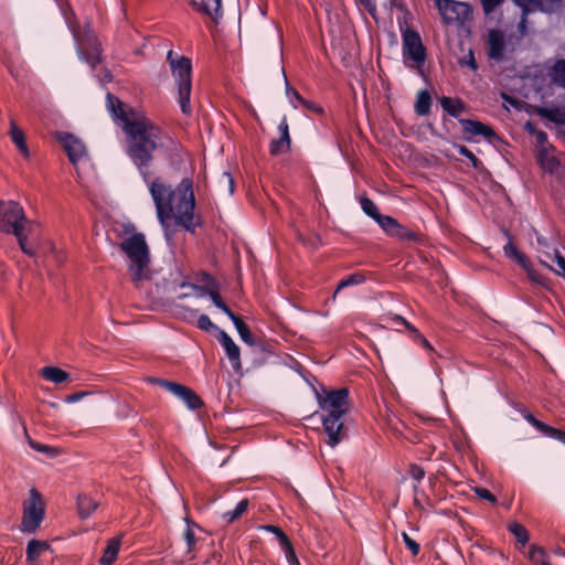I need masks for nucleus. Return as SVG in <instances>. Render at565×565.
<instances>
[{"label":"nucleus","mask_w":565,"mask_h":565,"mask_svg":"<svg viewBox=\"0 0 565 565\" xmlns=\"http://www.w3.org/2000/svg\"><path fill=\"white\" fill-rule=\"evenodd\" d=\"M441 108L451 117L458 118L466 111L467 106L460 98L441 97L439 99Z\"/></svg>","instance_id":"f3484780"},{"label":"nucleus","mask_w":565,"mask_h":565,"mask_svg":"<svg viewBox=\"0 0 565 565\" xmlns=\"http://www.w3.org/2000/svg\"><path fill=\"white\" fill-rule=\"evenodd\" d=\"M456 148L461 156L466 157L471 162V166L475 169L479 170L482 168V161L466 146L458 145Z\"/></svg>","instance_id":"4c0bfd02"},{"label":"nucleus","mask_w":565,"mask_h":565,"mask_svg":"<svg viewBox=\"0 0 565 565\" xmlns=\"http://www.w3.org/2000/svg\"><path fill=\"white\" fill-rule=\"evenodd\" d=\"M365 280H366V277H365L363 271H355L353 274H350V275L345 276L344 278H342L339 281V284H338V286H337V288H335V290H334V292H333V295L331 297V300L334 302L335 299H337L338 294L342 289H344L347 287H352V286L361 285Z\"/></svg>","instance_id":"aec40b11"},{"label":"nucleus","mask_w":565,"mask_h":565,"mask_svg":"<svg viewBox=\"0 0 565 565\" xmlns=\"http://www.w3.org/2000/svg\"><path fill=\"white\" fill-rule=\"evenodd\" d=\"M50 548V545L44 541H38V540H31L29 541L26 545V561L28 562H35L40 555Z\"/></svg>","instance_id":"bb28decb"},{"label":"nucleus","mask_w":565,"mask_h":565,"mask_svg":"<svg viewBox=\"0 0 565 565\" xmlns=\"http://www.w3.org/2000/svg\"><path fill=\"white\" fill-rule=\"evenodd\" d=\"M98 502L88 494L77 497V509L81 519L89 518L97 509Z\"/></svg>","instance_id":"5701e85b"},{"label":"nucleus","mask_w":565,"mask_h":565,"mask_svg":"<svg viewBox=\"0 0 565 565\" xmlns=\"http://www.w3.org/2000/svg\"><path fill=\"white\" fill-rule=\"evenodd\" d=\"M543 434L565 445V430L547 425Z\"/></svg>","instance_id":"de8ad7c7"},{"label":"nucleus","mask_w":565,"mask_h":565,"mask_svg":"<svg viewBox=\"0 0 565 565\" xmlns=\"http://www.w3.org/2000/svg\"><path fill=\"white\" fill-rule=\"evenodd\" d=\"M0 231L13 234L25 255L30 257L36 256L40 237L39 226L26 220L20 203L15 201H0Z\"/></svg>","instance_id":"f03ea898"},{"label":"nucleus","mask_w":565,"mask_h":565,"mask_svg":"<svg viewBox=\"0 0 565 565\" xmlns=\"http://www.w3.org/2000/svg\"><path fill=\"white\" fill-rule=\"evenodd\" d=\"M44 502L40 492L32 488L30 495L23 502V516L21 530L26 533H34L44 519Z\"/></svg>","instance_id":"0eeeda50"},{"label":"nucleus","mask_w":565,"mask_h":565,"mask_svg":"<svg viewBox=\"0 0 565 565\" xmlns=\"http://www.w3.org/2000/svg\"><path fill=\"white\" fill-rule=\"evenodd\" d=\"M285 82H286V95L289 98H291V97L295 98L299 104L305 103V98L295 88H292L289 85L286 76H285Z\"/></svg>","instance_id":"6e6d98bb"},{"label":"nucleus","mask_w":565,"mask_h":565,"mask_svg":"<svg viewBox=\"0 0 565 565\" xmlns=\"http://www.w3.org/2000/svg\"><path fill=\"white\" fill-rule=\"evenodd\" d=\"M436 6L447 24L465 22L471 14V8L466 2L455 0H436Z\"/></svg>","instance_id":"9d476101"},{"label":"nucleus","mask_w":565,"mask_h":565,"mask_svg":"<svg viewBox=\"0 0 565 565\" xmlns=\"http://www.w3.org/2000/svg\"><path fill=\"white\" fill-rule=\"evenodd\" d=\"M260 529L266 531V532H268V533L274 534L277 537V540L279 542V545L289 539L286 535V533L279 526H277V525L265 524V525H262Z\"/></svg>","instance_id":"79ce46f5"},{"label":"nucleus","mask_w":565,"mask_h":565,"mask_svg":"<svg viewBox=\"0 0 565 565\" xmlns=\"http://www.w3.org/2000/svg\"><path fill=\"white\" fill-rule=\"evenodd\" d=\"M196 327L205 332H209L211 330H216L218 332V328L211 321L210 317L207 315H201L198 318Z\"/></svg>","instance_id":"a18cd8bd"},{"label":"nucleus","mask_w":565,"mask_h":565,"mask_svg":"<svg viewBox=\"0 0 565 565\" xmlns=\"http://www.w3.org/2000/svg\"><path fill=\"white\" fill-rule=\"evenodd\" d=\"M199 11L209 15L213 21L217 22L222 18V0H202Z\"/></svg>","instance_id":"4be33fe9"},{"label":"nucleus","mask_w":565,"mask_h":565,"mask_svg":"<svg viewBox=\"0 0 565 565\" xmlns=\"http://www.w3.org/2000/svg\"><path fill=\"white\" fill-rule=\"evenodd\" d=\"M249 505V501L248 499H243L241 500L234 510L232 511H226L225 513H223V520L226 522V523H232L234 522L235 520H237L239 516H242V514L244 512H246L247 508Z\"/></svg>","instance_id":"7c9ffc66"},{"label":"nucleus","mask_w":565,"mask_h":565,"mask_svg":"<svg viewBox=\"0 0 565 565\" xmlns=\"http://www.w3.org/2000/svg\"><path fill=\"white\" fill-rule=\"evenodd\" d=\"M42 376L52 383L62 384L70 380V374L56 366H45L42 369Z\"/></svg>","instance_id":"a878e982"},{"label":"nucleus","mask_w":565,"mask_h":565,"mask_svg":"<svg viewBox=\"0 0 565 565\" xmlns=\"http://www.w3.org/2000/svg\"><path fill=\"white\" fill-rule=\"evenodd\" d=\"M192 288L198 291L199 297L209 295L215 306H217L221 301H224L220 295L217 285L214 287H198L196 285H192Z\"/></svg>","instance_id":"72a5a7b5"},{"label":"nucleus","mask_w":565,"mask_h":565,"mask_svg":"<svg viewBox=\"0 0 565 565\" xmlns=\"http://www.w3.org/2000/svg\"><path fill=\"white\" fill-rule=\"evenodd\" d=\"M431 95L427 89H420L416 95L414 110L418 116H427L431 108Z\"/></svg>","instance_id":"412c9836"},{"label":"nucleus","mask_w":565,"mask_h":565,"mask_svg":"<svg viewBox=\"0 0 565 565\" xmlns=\"http://www.w3.org/2000/svg\"><path fill=\"white\" fill-rule=\"evenodd\" d=\"M361 207L363 212L374 221H376L381 215L376 204L369 198H363L361 200Z\"/></svg>","instance_id":"e433bc0d"},{"label":"nucleus","mask_w":565,"mask_h":565,"mask_svg":"<svg viewBox=\"0 0 565 565\" xmlns=\"http://www.w3.org/2000/svg\"><path fill=\"white\" fill-rule=\"evenodd\" d=\"M119 248L129 259L128 270L135 284L147 278V269L150 263L149 247L142 233H135L122 239Z\"/></svg>","instance_id":"20e7f679"},{"label":"nucleus","mask_w":565,"mask_h":565,"mask_svg":"<svg viewBox=\"0 0 565 565\" xmlns=\"http://www.w3.org/2000/svg\"><path fill=\"white\" fill-rule=\"evenodd\" d=\"M524 419L530 423L532 426H534L537 430H540L541 433H544L546 427H547V424L536 419L534 417V415H532L531 413H526L524 415Z\"/></svg>","instance_id":"3c124183"},{"label":"nucleus","mask_w":565,"mask_h":565,"mask_svg":"<svg viewBox=\"0 0 565 565\" xmlns=\"http://www.w3.org/2000/svg\"><path fill=\"white\" fill-rule=\"evenodd\" d=\"M280 547L284 551L286 559L289 565H300L298 557L295 553L294 546L289 539L287 541H285L284 543H281Z\"/></svg>","instance_id":"ea45409f"},{"label":"nucleus","mask_w":565,"mask_h":565,"mask_svg":"<svg viewBox=\"0 0 565 565\" xmlns=\"http://www.w3.org/2000/svg\"><path fill=\"white\" fill-rule=\"evenodd\" d=\"M550 76L558 86L565 88V58L557 60L551 67Z\"/></svg>","instance_id":"c85d7f7f"},{"label":"nucleus","mask_w":565,"mask_h":565,"mask_svg":"<svg viewBox=\"0 0 565 565\" xmlns=\"http://www.w3.org/2000/svg\"><path fill=\"white\" fill-rule=\"evenodd\" d=\"M503 252H504V255L515 262L518 265H520L521 267H526L527 266V260L529 258L526 257L525 254H523L522 252H520L516 246L512 243V241H509L504 246H503Z\"/></svg>","instance_id":"cd10ccee"},{"label":"nucleus","mask_w":565,"mask_h":565,"mask_svg":"<svg viewBox=\"0 0 565 565\" xmlns=\"http://www.w3.org/2000/svg\"><path fill=\"white\" fill-rule=\"evenodd\" d=\"M489 57L495 61L503 58L505 47L504 34L500 30L492 29L488 34Z\"/></svg>","instance_id":"2eb2a0df"},{"label":"nucleus","mask_w":565,"mask_h":565,"mask_svg":"<svg viewBox=\"0 0 565 565\" xmlns=\"http://www.w3.org/2000/svg\"><path fill=\"white\" fill-rule=\"evenodd\" d=\"M349 390L345 387L326 392L319 397V406L322 411L321 420L328 435V445L335 447L345 437L343 416L349 411Z\"/></svg>","instance_id":"7ed1b4c3"},{"label":"nucleus","mask_w":565,"mask_h":565,"mask_svg":"<svg viewBox=\"0 0 565 565\" xmlns=\"http://www.w3.org/2000/svg\"><path fill=\"white\" fill-rule=\"evenodd\" d=\"M278 131L280 134V137L278 139L271 140L269 143V153L271 156H279L290 150L291 139L289 135V125L286 116H282L279 122Z\"/></svg>","instance_id":"f8f14e48"},{"label":"nucleus","mask_w":565,"mask_h":565,"mask_svg":"<svg viewBox=\"0 0 565 565\" xmlns=\"http://www.w3.org/2000/svg\"><path fill=\"white\" fill-rule=\"evenodd\" d=\"M77 55L81 61L86 62L92 68H95L102 62V45L93 33H86L82 39H77Z\"/></svg>","instance_id":"1a4fd4ad"},{"label":"nucleus","mask_w":565,"mask_h":565,"mask_svg":"<svg viewBox=\"0 0 565 565\" xmlns=\"http://www.w3.org/2000/svg\"><path fill=\"white\" fill-rule=\"evenodd\" d=\"M539 115L553 124L565 125V106L543 107L537 110Z\"/></svg>","instance_id":"b1692460"},{"label":"nucleus","mask_w":565,"mask_h":565,"mask_svg":"<svg viewBox=\"0 0 565 565\" xmlns=\"http://www.w3.org/2000/svg\"><path fill=\"white\" fill-rule=\"evenodd\" d=\"M183 539L186 542L188 550L192 551V548L195 546L196 539H195V533L189 523L183 533Z\"/></svg>","instance_id":"09e8293b"},{"label":"nucleus","mask_w":565,"mask_h":565,"mask_svg":"<svg viewBox=\"0 0 565 565\" xmlns=\"http://www.w3.org/2000/svg\"><path fill=\"white\" fill-rule=\"evenodd\" d=\"M486 14L492 13L504 0H480Z\"/></svg>","instance_id":"603ef678"},{"label":"nucleus","mask_w":565,"mask_h":565,"mask_svg":"<svg viewBox=\"0 0 565 565\" xmlns=\"http://www.w3.org/2000/svg\"><path fill=\"white\" fill-rule=\"evenodd\" d=\"M107 109L125 134V153L137 169L142 181L148 185L153 200L159 222L164 225L170 218L175 225L194 233L201 225L195 215V195L193 181L183 178L173 189L162 178L153 175L154 154L164 148L162 129L150 118L126 105L115 95L106 96Z\"/></svg>","instance_id":"f257e3e1"},{"label":"nucleus","mask_w":565,"mask_h":565,"mask_svg":"<svg viewBox=\"0 0 565 565\" xmlns=\"http://www.w3.org/2000/svg\"><path fill=\"white\" fill-rule=\"evenodd\" d=\"M458 63L460 66H468L469 68H471L473 72H476L478 70V63L476 61V57H475V54H473V51L472 50H469L468 53L466 55H463L462 57H460L458 60Z\"/></svg>","instance_id":"c03bdc74"},{"label":"nucleus","mask_w":565,"mask_h":565,"mask_svg":"<svg viewBox=\"0 0 565 565\" xmlns=\"http://www.w3.org/2000/svg\"><path fill=\"white\" fill-rule=\"evenodd\" d=\"M120 540L114 537L108 541L107 546L104 548L103 556L99 559L100 565H111L119 553Z\"/></svg>","instance_id":"393cba45"},{"label":"nucleus","mask_w":565,"mask_h":565,"mask_svg":"<svg viewBox=\"0 0 565 565\" xmlns=\"http://www.w3.org/2000/svg\"><path fill=\"white\" fill-rule=\"evenodd\" d=\"M390 6H391V8H395L399 12L404 13L403 17H405L407 19L406 15L409 14V11H408L404 0H390Z\"/></svg>","instance_id":"13d9d810"},{"label":"nucleus","mask_w":565,"mask_h":565,"mask_svg":"<svg viewBox=\"0 0 565 565\" xmlns=\"http://www.w3.org/2000/svg\"><path fill=\"white\" fill-rule=\"evenodd\" d=\"M475 493H476L479 498H481V499H483V500H487V501H489V502H491V503H497V498H495V495H494L493 493H491V492H490L488 489H486V488L477 487V488L475 489Z\"/></svg>","instance_id":"8fccbe9b"},{"label":"nucleus","mask_w":565,"mask_h":565,"mask_svg":"<svg viewBox=\"0 0 565 565\" xmlns=\"http://www.w3.org/2000/svg\"><path fill=\"white\" fill-rule=\"evenodd\" d=\"M508 530L515 536L518 543H520L522 546H525L529 543V531L522 524L513 522L509 524Z\"/></svg>","instance_id":"c756f323"},{"label":"nucleus","mask_w":565,"mask_h":565,"mask_svg":"<svg viewBox=\"0 0 565 565\" xmlns=\"http://www.w3.org/2000/svg\"><path fill=\"white\" fill-rule=\"evenodd\" d=\"M512 1L514 2L515 6H518L522 10V21L520 22V29H524L525 28V17L532 12L531 2H533V0H512Z\"/></svg>","instance_id":"37998d69"},{"label":"nucleus","mask_w":565,"mask_h":565,"mask_svg":"<svg viewBox=\"0 0 565 565\" xmlns=\"http://www.w3.org/2000/svg\"><path fill=\"white\" fill-rule=\"evenodd\" d=\"M531 9L532 12L535 10L542 12H551V7L546 6L544 0H533V2H531Z\"/></svg>","instance_id":"052dcab7"},{"label":"nucleus","mask_w":565,"mask_h":565,"mask_svg":"<svg viewBox=\"0 0 565 565\" xmlns=\"http://www.w3.org/2000/svg\"><path fill=\"white\" fill-rule=\"evenodd\" d=\"M381 228L388 235L392 236L398 221L388 215H380V217L375 221Z\"/></svg>","instance_id":"c9c22d12"},{"label":"nucleus","mask_w":565,"mask_h":565,"mask_svg":"<svg viewBox=\"0 0 565 565\" xmlns=\"http://www.w3.org/2000/svg\"><path fill=\"white\" fill-rule=\"evenodd\" d=\"M411 338L422 344L424 348H426L427 350L429 351H433V347L430 345V343L427 341V339L419 332L417 331L416 333H414L413 335H411Z\"/></svg>","instance_id":"bf43d9fd"},{"label":"nucleus","mask_w":565,"mask_h":565,"mask_svg":"<svg viewBox=\"0 0 565 565\" xmlns=\"http://www.w3.org/2000/svg\"><path fill=\"white\" fill-rule=\"evenodd\" d=\"M29 445H30V447L32 449H34L36 451H40V452H43V454H45L50 458H54V457H56L60 454L58 449H56L54 447H51L49 445H44V444L38 443L35 440H32V439L29 440Z\"/></svg>","instance_id":"58836bf2"},{"label":"nucleus","mask_w":565,"mask_h":565,"mask_svg":"<svg viewBox=\"0 0 565 565\" xmlns=\"http://www.w3.org/2000/svg\"><path fill=\"white\" fill-rule=\"evenodd\" d=\"M72 163H76L85 154L84 145L72 134L63 132L58 138Z\"/></svg>","instance_id":"ddd939ff"},{"label":"nucleus","mask_w":565,"mask_h":565,"mask_svg":"<svg viewBox=\"0 0 565 565\" xmlns=\"http://www.w3.org/2000/svg\"><path fill=\"white\" fill-rule=\"evenodd\" d=\"M167 61L170 64L172 75L178 86V103L181 111L185 116L192 114L190 102L192 90V62L186 56L174 55L173 51H169Z\"/></svg>","instance_id":"39448f33"},{"label":"nucleus","mask_w":565,"mask_h":565,"mask_svg":"<svg viewBox=\"0 0 565 565\" xmlns=\"http://www.w3.org/2000/svg\"><path fill=\"white\" fill-rule=\"evenodd\" d=\"M218 342L224 348L226 355L231 362L232 367L235 371H238L242 367L241 363V351L238 345L233 341V339L224 331L218 330Z\"/></svg>","instance_id":"4468645a"},{"label":"nucleus","mask_w":565,"mask_h":565,"mask_svg":"<svg viewBox=\"0 0 565 565\" xmlns=\"http://www.w3.org/2000/svg\"><path fill=\"white\" fill-rule=\"evenodd\" d=\"M88 392H76L65 397L67 404H73L81 401L84 396L88 395Z\"/></svg>","instance_id":"680f3d73"},{"label":"nucleus","mask_w":565,"mask_h":565,"mask_svg":"<svg viewBox=\"0 0 565 565\" xmlns=\"http://www.w3.org/2000/svg\"><path fill=\"white\" fill-rule=\"evenodd\" d=\"M529 557L534 565H551L546 559V553L544 548L539 546H531Z\"/></svg>","instance_id":"f704fd0d"},{"label":"nucleus","mask_w":565,"mask_h":565,"mask_svg":"<svg viewBox=\"0 0 565 565\" xmlns=\"http://www.w3.org/2000/svg\"><path fill=\"white\" fill-rule=\"evenodd\" d=\"M405 546L411 551L413 556H417L420 552V545L414 541L406 532L402 533Z\"/></svg>","instance_id":"49530a36"},{"label":"nucleus","mask_w":565,"mask_h":565,"mask_svg":"<svg viewBox=\"0 0 565 565\" xmlns=\"http://www.w3.org/2000/svg\"><path fill=\"white\" fill-rule=\"evenodd\" d=\"M202 276H203L202 281H204L206 284L205 287H214V286H216V281L213 278V276H211L210 274H206V273H203Z\"/></svg>","instance_id":"774afa93"},{"label":"nucleus","mask_w":565,"mask_h":565,"mask_svg":"<svg viewBox=\"0 0 565 565\" xmlns=\"http://www.w3.org/2000/svg\"><path fill=\"white\" fill-rule=\"evenodd\" d=\"M356 2L360 6H362L373 18H375V13H376L375 0H356Z\"/></svg>","instance_id":"4d7b16f0"},{"label":"nucleus","mask_w":565,"mask_h":565,"mask_svg":"<svg viewBox=\"0 0 565 565\" xmlns=\"http://www.w3.org/2000/svg\"><path fill=\"white\" fill-rule=\"evenodd\" d=\"M522 268L526 271L529 278L532 281L537 282V284H543L542 276L535 269L532 268L530 260H527V266L522 267Z\"/></svg>","instance_id":"864d4df0"},{"label":"nucleus","mask_w":565,"mask_h":565,"mask_svg":"<svg viewBox=\"0 0 565 565\" xmlns=\"http://www.w3.org/2000/svg\"><path fill=\"white\" fill-rule=\"evenodd\" d=\"M395 320L397 323L403 324L408 330L409 335H413L414 333H416L418 331L412 323H409L407 320H405L401 316H396Z\"/></svg>","instance_id":"0e129e2a"},{"label":"nucleus","mask_w":565,"mask_h":565,"mask_svg":"<svg viewBox=\"0 0 565 565\" xmlns=\"http://www.w3.org/2000/svg\"><path fill=\"white\" fill-rule=\"evenodd\" d=\"M301 105L305 106L308 110H310L312 113H316V114L323 113V109L319 105H317L312 102H309L307 99H305V103H301Z\"/></svg>","instance_id":"69168bd1"},{"label":"nucleus","mask_w":565,"mask_h":565,"mask_svg":"<svg viewBox=\"0 0 565 565\" xmlns=\"http://www.w3.org/2000/svg\"><path fill=\"white\" fill-rule=\"evenodd\" d=\"M526 130L529 134L533 135L535 137L536 143L539 146V149H548L553 148L548 143V136L545 131L536 129L532 124H526Z\"/></svg>","instance_id":"2f4dec72"},{"label":"nucleus","mask_w":565,"mask_h":565,"mask_svg":"<svg viewBox=\"0 0 565 565\" xmlns=\"http://www.w3.org/2000/svg\"><path fill=\"white\" fill-rule=\"evenodd\" d=\"M9 135L11 137L12 142L17 146L19 151L22 153L24 158L30 157V151L26 145L24 132L18 127L15 121L11 119L10 121V131Z\"/></svg>","instance_id":"a211bd4d"},{"label":"nucleus","mask_w":565,"mask_h":565,"mask_svg":"<svg viewBox=\"0 0 565 565\" xmlns=\"http://www.w3.org/2000/svg\"><path fill=\"white\" fill-rule=\"evenodd\" d=\"M397 23L402 34L404 57L412 60L418 66L423 65L427 55L419 33L408 26V22L405 17H398Z\"/></svg>","instance_id":"423d86ee"},{"label":"nucleus","mask_w":565,"mask_h":565,"mask_svg":"<svg viewBox=\"0 0 565 565\" xmlns=\"http://www.w3.org/2000/svg\"><path fill=\"white\" fill-rule=\"evenodd\" d=\"M242 341H244L248 345L255 344V339L253 333L250 332L248 326L239 318L235 322H233Z\"/></svg>","instance_id":"473e14b6"},{"label":"nucleus","mask_w":565,"mask_h":565,"mask_svg":"<svg viewBox=\"0 0 565 565\" xmlns=\"http://www.w3.org/2000/svg\"><path fill=\"white\" fill-rule=\"evenodd\" d=\"M218 183L230 195L234 193L235 181L230 172H223Z\"/></svg>","instance_id":"a19ab883"},{"label":"nucleus","mask_w":565,"mask_h":565,"mask_svg":"<svg viewBox=\"0 0 565 565\" xmlns=\"http://www.w3.org/2000/svg\"><path fill=\"white\" fill-rule=\"evenodd\" d=\"M550 149L551 148L539 149L536 154V161L544 172L553 174L558 170L561 161L555 156L550 153Z\"/></svg>","instance_id":"dca6fc26"},{"label":"nucleus","mask_w":565,"mask_h":565,"mask_svg":"<svg viewBox=\"0 0 565 565\" xmlns=\"http://www.w3.org/2000/svg\"><path fill=\"white\" fill-rule=\"evenodd\" d=\"M395 320L397 323L403 324L408 330L409 335H413L414 333H416L418 331L412 323H409L407 320H405L401 316H396Z\"/></svg>","instance_id":"e2e57ef3"},{"label":"nucleus","mask_w":565,"mask_h":565,"mask_svg":"<svg viewBox=\"0 0 565 565\" xmlns=\"http://www.w3.org/2000/svg\"><path fill=\"white\" fill-rule=\"evenodd\" d=\"M391 237L398 238L402 242L407 243H422L423 242V234L418 231H414L412 228H408L401 223H397L393 234Z\"/></svg>","instance_id":"6ab92c4d"},{"label":"nucleus","mask_w":565,"mask_h":565,"mask_svg":"<svg viewBox=\"0 0 565 565\" xmlns=\"http://www.w3.org/2000/svg\"><path fill=\"white\" fill-rule=\"evenodd\" d=\"M459 124L466 135L465 139L470 140L472 136H482L490 143L500 141V137L491 126L473 119L459 118Z\"/></svg>","instance_id":"9b49d317"},{"label":"nucleus","mask_w":565,"mask_h":565,"mask_svg":"<svg viewBox=\"0 0 565 565\" xmlns=\"http://www.w3.org/2000/svg\"><path fill=\"white\" fill-rule=\"evenodd\" d=\"M149 382L161 386L177 398L182 401L188 406V408L192 411L199 409L203 406L202 398L192 388L185 385L159 377H151L149 379Z\"/></svg>","instance_id":"6e6552de"},{"label":"nucleus","mask_w":565,"mask_h":565,"mask_svg":"<svg viewBox=\"0 0 565 565\" xmlns=\"http://www.w3.org/2000/svg\"><path fill=\"white\" fill-rule=\"evenodd\" d=\"M555 260L558 265V267L563 271V276L565 277V257L559 254V252H555Z\"/></svg>","instance_id":"338daca9"},{"label":"nucleus","mask_w":565,"mask_h":565,"mask_svg":"<svg viewBox=\"0 0 565 565\" xmlns=\"http://www.w3.org/2000/svg\"><path fill=\"white\" fill-rule=\"evenodd\" d=\"M411 477L416 481H422L425 477V470L418 465H412L409 468Z\"/></svg>","instance_id":"5fc2aeb1"}]
</instances>
